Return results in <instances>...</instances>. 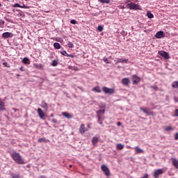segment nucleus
<instances>
[{
    "mask_svg": "<svg viewBox=\"0 0 178 178\" xmlns=\"http://www.w3.org/2000/svg\"><path fill=\"white\" fill-rule=\"evenodd\" d=\"M10 156L16 163H18V165H24V159H23V157H22L20 154L14 152L10 154Z\"/></svg>",
    "mask_w": 178,
    "mask_h": 178,
    "instance_id": "f257e3e1",
    "label": "nucleus"
},
{
    "mask_svg": "<svg viewBox=\"0 0 178 178\" xmlns=\"http://www.w3.org/2000/svg\"><path fill=\"white\" fill-rule=\"evenodd\" d=\"M127 8L131 10H141L140 5L136 4L133 2L129 3L127 4Z\"/></svg>",
    "mask_w": 178,
    "mask_h": 178,
    "instance_id": "f03ea898",
    "label": "nucleus"
},
{
    "mask_svg": "<svg viewBox=\"0 0 178 178\" xmlns=\"http://www.w3.org/2000/svg\"><path fill=\"white\" fill-rule=\"evenodd\" d=\"M102 91L104 94H109V95H112V94H115V89L109 88L106 86H104L102 88Z\"/></svg>",
    "mask_w": 178,
    "mask_h": 178,
    "instance_id": "7ed1b4c3",
    "label": "nucleus"
},
{
    "mask_svg": "<svg viewBox=\"0 0 178 178\" xmlns=\"http://www.w3.org/2000/svg\"><path fill=\"white\" fill-rule=\"evenodd\" d=\"M101 169L106 176H111V170H109V168L106 165H102Z\"/></svg>",
    "mask_w": 178,
    "mask_h": 178,
    "instance_id": "20e7f679",
    "label": "nucleus"
},
{
    "mask_svg": "<svg viewBox=\"0 0 178 178\" xmlns=\"http://www.w3.org/2000/svg\"><path fill=\"white\" fill-rule=\"evenodd\" d=\"M164 172L165 171H163V169H157L154 171L153 177L154 178H158L160 175H163Z\"/></svg>",
    "mask_w": 178,
    "mask_h": 178,
    "instance_id": "39448f33",
    "label": "nucleus"
},
{
    "mask_svg": "<svg viewBox=\"0 0 178 178\" xmlns=\"http://www.w3.org/2000/svg\"><path fill=\"white\" fill-rule=\"evenodd\" d=\"M159 54L160 56H162L163 58H164V59H169L170 58L168 52L165 51H159Z\"/></svg>",
    "mask_w": 178,
    "mask_h": 178,
    "instance_id": "423d86ee",
    "label": "nucleus"
},
{
    "mask_svg": "<svg viewBox=\"0 0 178 178\" xmlns=\"http://www.w3.org/2000/svg\"><path fill=\"white\" fill-rule=\"evenodd\" d=\"M141 81V79L140 76H137V75L132 76V83L133 84H138V83Z\"/></svg>",
    "mask_w": 178,
    "mask_h": 178,
    "instance_id": "0eeeda50",
    "label": "nucleus"
},
{
    "mask_svg": "<svg viewBox=\"0 0 178 178\" xmlns=\"http://www.w3.org/2000/svg\"><path fill=\"white\" fill-rule=\"evenodd\" d=\"M140 111L144 112V113H146V115H152V116H154V113L152 111H151V110H149L148 108H144L143 107H140Z\"/></svg>",
    "mask_w": 178,
    "mask_h": 178,
    "instance_id": "6e6552de",
    "label": "nucleus"
},
{
    "mask_svg": "<svg viewBox=\"0 0 178 178\" xmlns=\"http://www.w3.org/2000/svg\"><path fill=\"white\" fill-rule=\"evenodd\" d=\"M88 131V129L86 128V126L84 125V124H81L79 127V133H81V134H84V132Z\"/></svg>",
    "mask_w": 178,
    "mask_h": 178,
    "instance_id": "1a4fd4ad",
    "label": "nucleus"
},
{
    "mask_svg": "<svg viewBox=\"0 0 178 178\" xmlns=\"http://www.w3.org/2000/svg\"><path fill=\"white\" fill-rule=\"evenodd\" d=\"M155 37L156 38H159V39L163 38V37H165V33L162 31H158L156 33Z\"/></svg>",
    "mask_w": 178,
    "mask_h": 178,
    "instance_id": "9d476101",
    "label": "nucleus"
},
{
    "mask_svg": "<svg viewBox=\"0 0 178 178\" xmlns=\"http://www.w3.org/2000/svg\"><path fill=\"white\" fill-rule=\"evenodd\" d=\"M3 38H12L13 37V33L10 32H6L2 34Z\"/></svg>",
    "mask_w": 178,
    "mask_h": 178,
    "instance_id": "9b49d317",
    "label": "nucleus"
},
{
    "mask_svg": "<svg viewBox=\"0 0 178 178\" xmlns=\"http://www.w3.org/2000/svg\"><path fill=\"white\" fill-rule=\"evenodd\" d=\"M38 114L39 115L40 119H44V118L45 117V113L40 108H38Z\"/></svg>",
    "mask_w": 178,
    "mask_h": 178,
    "instance_id": "f8f14e48",
    "label": "nucleus"
},
{
    "mask_svg": "<svg viewBox=\"0 0 178 178\" xmlns=\"http://www.w3.org/2000/svg\"><path fill=\"white\" fill-rule=\"evenodd\" d=\"M122 83L124 86H129L130 84V79L129 78H124L122 79Z\"/></svg>",
    "mask_w": 178,
    "mask_h": 178,
    "instance_id": "ddd939ff",
    "label": "nucleus"
},
{
    "mask_svg": "<svg viewBox=\"0 0 178 178\" xmlns=\"http://www.w3.org/2000/svg\"><path fill=\"white\" fill-rule=\"evenodd\" d=\"M62 115H63V116H64L67 119H72V118H73V115H72V114H70L67 112H63Z\"/></svg>",
    "mask_w": 178,
    "mask_h": 178,
    "instance_id": "4468645a",
    "label": "nucleus"
},
{
    "mask_svg": "<svg viewBox=\"0 0 178 178\" xmlns=\"http://www.w3.org/2000/svg\"><path fill=\"white\" fill-rule=\"evenodd\" d=\"M129 59L127 58H118L117 63H127Z\"/></svg>",
    "mask_w": 178,
    "mask_h": 178,
    "instance_id": "2eb2a0df",
    "label": "nucleus"
},
{
    "mask_svg": "<svg viewBox=\"0 0 178 178\" xmlns=\"http://www.w3.org/2000/svg\"><path fill=\"white\" fill-rule=\"evenodd\" d=\"M172 165L175 168V169H178V160L177 159H172Z\"/></svg>",
    "mask_w": 178,
    "mask_h": 178,
    "instance_id": "dca6fc26",
    "label": "nucleus"
},
{
    "mask_svg": "<svg viewBox=\"0 0 178 178\" xmlns=\"http://www.w3.org/2000/svg\"><path fill=\"white\" fill-rule=\"evenodd\" d=\"M97 118L99 119V120H101V115H104V113H105V110H102V109H100L97 112Z\"/></svg>",
    "mask_w": 178,
    "mask_h": 178,
    "instance_id": "f3484780",
    "label": "nucleus"
},
{
    "mask_svg": "<svg viewBox=\"0 0 178 178\" xmlns=\"http://www.w3.org/2000/svg\"><path fill=\"white\" fill-rule=\"evenodd\" d=\"M30 59H29L27 57H24L22 59V63H24V65H30Z\"/></svg>",
    "mask_w": 178,
    "mask_h": 178,
    "instance_id": "a211bd4d",
    "label": "nucleus"
},
{
    "mask_svg": "<svg viewBox=\"0 0 178 178\" xmlns=\"http://www.w3.org/2000/svg\"><path fill=\"white\" fill-rule=\"evenodd\" d=\"M0 111H5V102L0 98Z\"/></svg>",
    "mask_w": 178,
    "mask_h": 178,
    "instance_id": "6ab92c4d",
    "label": "nucleus"
},
{
    "mask_svg": "<svg viewBox=\"0 0 178 178\" xmlns=\"http://www.w3.org/2000/svg\"><path fill=\"white\" fill-rule=\"evenodd\" d=\"M33 66L34 67H35V69H44V66L42 65V64L34 63Z\"/></svg>",
    "mask_w": 178,
    "mask_h": 178,
    "instance_id": "aec40b11",
    "label": "nucleus"
},
{
    "mask_svg": "<svg viewBox=\"0 0 178 178\" xmlns=\"http://www.w3.org/2000/svg\"><path fill=\"white\" fill-rule=\"evenodd\" d=\"M92 91H93L94 92H101V88H99V86H96L92 88Z\"/></svg>",
    "mask_w": 178,
    "mask_h": 178,
    "instance_id": "412c9836",
    "label": "nucleus"
},
{
    "mask_svg": "<svg viewBox=\"0 0 178 178\" xmlns=\"http://www.w3.org/2000/svg\"><path fill=\"white\" fill-rule=\"evenodd\" d=\"M134 149H136V154H143L144 152V150L140 149L138 146L134 147Z\"/></svg>",
    "mask_w": 178,
    "mask_h": 178,
    "instance_id": "4be33fe9",
    "label": "nucleus"
},
{
    "mask_svg": "<svg viewBox=\"0 0 178 178\" xmlns=\"http://www.w3.org/2000/svg\"><path fill=\"white\" fill-rule=\"evenodd\" d=\"M124 148V145H122V143H118L116 145V149L118 150L123 149Z\"/></svg>",
    "mask_w": 178,
    "mask_h": 178,
    "instance_id": "5701e85b",
    "label": "nucleus"
},
{
    "mask_svg": "<svg viewBox=\"0 0 178 178\" xmlns=\"http://www.w3.org/2000/svg\"><path fill=\"white\" fill-rule=\"evenodd\" d=\"M38 141L39 143H49V140H47L45 138H39Z\"/></svg>",
    "mask_w": 178,
    "mask_h": 178,
    "instance_id": "b1692460",
    "label": "nucleus"
},
{
    "mask_svg": "<svg viewBox=\"0 0 178 178\" xmlns=\"http://www.w3.org/2000/svg\"><path fill=\"white\" fill-rule=\"evenodd\" d=\"M98 138L97 137H93L92 139V143L93 145H95V144L98 143Z\"/></svg>",
    "mask_w": 178,
    "mask_h": 178,
    "instance_id": "393cba45",
    "label": "nucleus"
},
{
    "mask_svg": "<svg viewBox=\"0 0 178 178\" xmlns=\"http://www.w3.org/2000/svg\"><path fill=\"white\" fill-rule=\"evenodd\" d=\"M59 63V60H54L52 62H51V66H58Z\"/></svg>",
    "mask_w": 178,
    "mask_h": 178,
    "instance_id": "a878e982",
    "label": "nucleus"
},
{
    "mask_svg": "<svg viewBox=\"0 0 178 178\" xmlns=\"http://www.w3.org/2000/svg\"><path fill=\"white\" fill-rule=\"evenodd\" d=\"M164 130L165 131H170L172 130H174L173 127H172L171 126H167L164 128Z\"/></svg>",
    "mask_w": 178,
    "mask_h": 178,
    "instance_id": "bb28decb",
    "label": "nucleus"
},
{
    "mask_svg": "<svg viewBox=\"0 0 178 178\" xmlns=\"http://www.w3.org/2000/svg\"><path fill=\"white\" fill-rule=\"evenodd\" d=\"M54 47L56 49H60V44L58 43V42H55L54 44Z\"/></svg>",
    "mask_w": 178,
    "mask_h": 178,
    "instance_id": "cd10ccee",
    "label": "nucleus"
},
{
    "mask_svg": "<svg viewBox=\"0 0 178 178\" xmlns=\"http://www.w3.org/2000/svg\"><path fill=\"white\" fill-rule=\"evenodd\" d=\"M172 88H178V81H174L172 83Z\"/></svg>",
    "mask_w": 178,
    "mask_h": 178,
    "instance_id": "c85d7f7f",
    "label": "nucleus"
},
{
    "mask_svg": "<svg viewBox=\"0 0 178 178\" xmlns=\"http://www.w3.org/2000/svg\"><path fill=\"white\" fill-rule=\"evenodd\" d=\"M98 2H100L101 3H110L111 0H98Z\"/></svg>",
    "mask_w": 178,
    "mask_h": 178,
    "instance_id": "c756f323",
    "label": "nucleus"
},
{
    "mask_svg": "<svg viewBox=\"0 0 178 178\" xmlns=\"http://www.w3.org/2000/svg\"><path fill=\"white\" fill-rule=\"evenodd\" d=\"M147 16L149 19H154V15L151 13L149 11H147Z\"/></svg>",
    "mask_w": 178,
    "mask_h": 178,
    "instance_id": "7c9ffc66",
    "label": "nucleus"
},
{
    "mask_svg": "<svg viewBox=\"0 0 178 178\" xmlns=\"http://www.w3.org/2000/svg\"><path fill=\"white\" fill-rule=\"evenodd\" d=\"M42 108H44V109H48V104L45 102H42Z\"/></svg>",
    "mask_w": 178,
    "mask_h": 178,
    "instance_id": "2f4dec72",
    "label": "nucleus"
},
{
    "mask_svg": "<svg viewBox=\"0 0 178 178\" xmlns=\"http://www.w3.org/2000/svg\"><path fill=\"white\" fill-rule=\"evenodd\" d=\"M60 54H61V55H63L64 56H70L66 51H60Z\"/></svg>",
    "mask_w": 178,
    "mask_h": 178,
    "instance_id": "473e14b6",
    "label": "nucleus"
},
{
    "mask_svg": "<svg viewBox=\"0 0 178 178\" xmlns=\"http://www.w3.org/2000/svg\"><path fill=\"white\" fill-rule=\"evenodd\" d=\"M19 8H23V9H30V8H31V7L23 4V5L21 6V7H19Z\"/></svg>",
    "mask_w": 178,
    "mask_h": 178,
    "instance_id": "72a5a7b5",
    "label": "nucleus"
},
{
    "mask_svg": "<svg viewBox=\"0 0 178 178\" xmlns=\"http://www.w3.org/2000/svg\"><path fill=\"white\" fill-rule=\"evenodd\" d=\"M97 30L99 32L103 31H104V27L102 26L99 25V26H97Z\"/></svg>",
    "mask_w": 178,
    "mask_h": 178,
    "instance_id": "f704fd0d",
    "label": "nucleus"
},
{
    "mask_svg": "<svg viewBox=\"0 0 178 178\" xmlns=\"http://www.w3.org/2000/svg\"><path fill=\"white\" fill-rule=\"evenodd\" d=\"M67 46H68L70 48H74V44H73V43H72V42H68Z\"/></svg>",
    "mask_w": 178,
    "mask_h": 178,
    "instance_id": "c9c22d12",
    "label": "nucleus"
},
{
    "mask_svg": "<svg viewBox=\"0 0 178 178\" xmlns=\"http://www.w3.org/2000/svg\"><path fill=\"white\" fill-rule=\"evenodd\" d=\"M3 66H4L5 67H10V65H9V64H8V63H3Z\"/></svg>",
    "mask_w": 178,
    "mask_h": 178,
    "instance_id": "e433bc0d",
    "label": "nucleus"
},
{
    "mask_svg": "<svg viewBox=\"0 0 178 178\" xmlns=\"http://www.w3.org/2000/svg\"><path fill=\"white\" fill-rule=\"evenodd\" d=\"M22 7V5L19 4V3H15L13 6V8H20Z\"/></svg>",
    "mask_w": 178,
    "mask_h": 178,
    "instance_id": "4c0bfd02",
    "label": "nucleus"
},
{
    "mask_svg": "<svg viewBox=\"0 0 178 178\" xmlns=\"http://www.w3.org/2000/svg\"><path fill=\"white\" fill-rule=\"evenodd\" d=\"M3 24H5V21L1 20L0 21V27H3Z\"/></svg>",
    "mask_w": 178,
    "mask_h": 178,
    "instance_id": "58836bf2",
    "label": "nucleus"
},
{
    "mask_svg": "<svg viewBox=\"0 0 178 178\" xmlns=\"http://www.w3.org/2000/svg\"><path fill=\"white\" fill-rule=\"evenodd\" d=\"M103 60L104 62H105V63H109V61L108 60V58L106 57H104Z\"/></svg>",
    "mask_w": 178,
    "mask_h": 178,
    "instance_id": "ea45409f",
    "label": "nucleus"
},
{
    "mask_svg": "<svg viewBox=\"0 0 178 178\" xmlns=\"http://www.w3.org/2000/svg\"><path fill=\"white\" fill-rule=\"evenodd\" d=\"M71 24H76L77 23V21H76L75 19H72L70 21Z\"/></svg>",
    "mask_w": 178,
    "mask_h": 178,
    "instance_id": "a19ab883",
    "label": "nucleus"
},
{
    "mask_svg": "<svg viewBox=\"0 0 178 178\" xmlns=\"http://www.w3.org/2000/svg\"><path fill=\"white\" fill-rule=\"evenodd\" d=\"M151 88H153L154 91H158V87L157 86H151Z\"/></svg>",
    "mask_w": 178,
    "mask_h": 178,
    "instance_id": "79ce46f5",
    "label": "nucleus"
},
{
    "mask_svg": "<svg viewBox=\"0 0 178 178\" xmlns=\"http://www.w3.org/2000/svg\"><path fill=\"white\" fill-rule=\"evenodd\" d=\"M51 122H53V123H58V120L54 118L51 120Z\"/></svg>",
    "mask_w": 178,
    "mask_h": 178,
    "instance_id": "37998d69",
    "label": "nucleus"
},
{
    "mask_svg": "<svg viewBox=\"0 0 178 178\" xmlns=\"http://www.w3.org/2000/svg\"><path fill=\"white\" fill-rule=\"evenodd\" d=\"M175 140H178V133L175 134Z\"/></svg>",
    "mask_w": 178,
    "mask_h": 178,
    "instance_id": "c03bdc74",
    "label": "nucleus"
},
{
    "mask_svg": "<svg viewBox=\"0 0 178 178\" xmlns=\"http://www.w3.org/2000/svg\"><path fill=\"white\" fill-rule=\"evenodd\" d=\"M19 70H21V72H24V67H20Z\"/></svg>",
    "mask_w": 178,
    "mask_h": 178,
    "instance_id": "a18cd8bd",
    "label": "nucleus"
},
{
    "mask_svg": "<svg viewBox=\"0 0 178 178\" xmlns=\"http://www.w3.org/2000/svg\"><path fill=\"white\" fill-rule=\"evenodd\" d=\"M175 116H177L178 118V109L175 110Z\"/></svg>",
    "mask_w": 178,
    "mask_h": 178,
    "instance_id": "49530a36",
    "label": "nucleus"
},
{
    "mask_svg": "<svg viewBox=\"0 0 178 178\" xmlns=\"http://www.w3.org/2000/svg\"><path fill=\"white\" fill-rule=\"evenodd\" d=\"M117 126H122V122H117Z\"/></svg>",
    "mask_w": 178,
    "mask_h": 178,
    "instance_id": "de8ad7c7",
    "label": "nucleus"
},
{
    "mask_svg": "<svg viewBox=\"0 0 178 178\" xmlns=\"http://www.w3.org/2000/svg\"><path fill=\"white\" fill-rule=\"evenodd\" d=\"M12 178H20L19 175H13Z\"/></svg>",
    "mask_w": 178,
    "mask_h": 178,
    "instance_id": "09e8293b",
    "label": "nucleus"
},
{
    "mask_svg": "<svg viewBox=\"0 0 178 178\" xmlns=\"http://www.w3.org/2000/svg\"><path fill=\"white\" fill-rule=\"evenodd\" d=\"M39 178H47V177L44 176V175H41V176L39 177Z\"/></svg>",
    "mask_w": 178,
    "mask_h": 178,
    "instance_id": "8fccbe9b",
    "label": "nucleus"
},
{
    "mask_svg": "<svg viewBox=\"0 0 178 178\" xmlns=\"http://www.w3.org/2000/svg\"><path fill=\"white\" fill-rule=\"evenodd\" d=\"M68 57L73 58V56L72 54H69Z\"/></svg>",
    "mask_w": 178,
    "mask_h": 178,
    "instance_id": "3c124183",
    "label": "nucleus"
},
{
    "mask_svg": "<svg viewBox=\"0 0 178 178\" xmlns=\"http://www.w3.org/2000/svg\"><path fill=\"white\" fill-rule=\"evenodd\" d=\"M98 123H99V124H102V121L99 122V120H98Z\"/></svg>",
    "mask_w": 178,
    "mask_h": 178,
    "instance_id": "603ef678",
    "label": "nucleus"
},
{
    "mask_svg": "<svg viewBox=\"0 0 178 178\" xmlns=\"http://www.w3.org/2000/svg\"><path fill=\"white\" fill-rule=\"evenodd\" d=\"M87 127H88V129H90V127H91L90 126V124H88Z\"/></svg>",
    "mask_w": 178,
    "mask_h": 178,
    "instance_id": "864d4df0",
    "label": "nucleus"
},
{
    "mask_svg": "<svg viewBox=\"0 0 178 178\" xmlns=\"http://www.w3.org/2000/svg\"><path fill=\"white\" fill-rule=\"evenodd\" d=\"M19 76H20V74H17V77H19Z\"/></svg>",
    "mask_w": 178,
    "mask_h": 178,
    "instance_id": "5fc2aeb1",
    "label": "nucleus"
},
{
    "mask_svg": "<svg viewBox=\"0 0 178 178\" xmlns=\"http://www.w3.org/2000/svg\"><path fill=\"white\" fill-rule=\"evenodd\" d=\"M70 168H72V165H70Z\"/></svg>",
    "mask_w": 178,
    "mask_h": 178,
    "instance_id": "6e6d98bb",
    "label": "nucleus"
}]
</instances>
